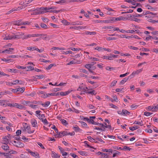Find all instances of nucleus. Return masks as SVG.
<instances>
[{
	"label": "nucleus",
	"mask_w": 158,
	"mask_h": 158,
	"mask_svg": "<svg viewBox=\"0 0 158 158\" xmlns=\"http://www.w3.org/2000/svg\"><path fill=\"white\" fill-rule=\"evenodd\" d=\"M56 8L55 6H52L51 7H41L40 9L41 10H44L45 13L46 12H52L53 13H58L60 11V10H53Z\"/></svg>",
	"instance_id": "nucleus-1"
},
{
	"label": "nucleus",
	"mask_w": 158,
	"mask_h": 158,
	"mask_svg": "<svg viewBox=\"0 0 158 158\" xmlns=\"http://www.w3.org/2000/svg\"><path fill=\"white\" fill-rule=\"evenodd\" d=\"M27 151L29 153H30V154L36 158H40V157L39 156V155L38 153L37 152H33L31 151L30 149H27Z\"/></svg>",
	"instance_id": "nucleus-2"
},
{
	"label": "nucleus",
	"mask_w": 158,
	"mask_h": 158,
	"mask_svg": "<svg viewBox=\"0 0 158 158\" xmlns=\"http://www.w3.org/2000/svg\"><path fill=\"white\" fill-rule=\"evenodd\" d=\"M13 142L15 143V144H14V145L16 147L21 148L24 146V144L22 143L21 141H19L18 142H17L15 141H14Z\"/></svg>",
	"instance_id": "nucleus-3"
},
{
	"label": "nucleus",
	"mask_w": 158,
	"mask_h": 158,
	"mask_svg": "<svg viewBox=\"0 0 158 158\" xmlns=\"http://www.w3.org/2000/svg\"><path fill=\"white\" fill-rule=\"evenodd\" d=\"M33 78L34 79H31V81H35V79H41L44 78V76L43 75H35L33 76Z\"/></svg>",
	"instance_id": "nucleus-4"
},
{
	"label": "nucleus",
	"mask_w": 158,
	"mask_h": 158,
	"mask_svg": "<svg viewBox=\"0 0 158 158\" xmlns=\"http://www.w3.org/2000/svg\"><path fill=\"white\" fill-rule=\"evenodd\" d=\"M31 123L34 127H37V123L36 120L34 118L32 119L31 120Z\"/></svg>",
	"instance_id": "nucleus-5"
},
{
	"label": "nucleus",
	"mask_w": 158,
	"mask_h": 158,
	"mask_svg": "<svg viewBox=\"0 0 158 158\" xmlns=\"http://www.w3.org/2000/svg\"><path fill=\"white\" fill-rule=\"evenodd\" d=\"M72 91L69 90L65 92H60V95L63 96L67 95L69 94Z\"/></svg>",
	"instance_id": "nucleus-6"
},
{
	"label": "nucleus",
	"mask_w": 158,
	"mask_h": 158,
	"mask_svg": "<svg viewBox=\"0 0 158 158\" xmlns=\"http://www.w3.org/2000/svg\"><path fill=\"white\" fill-rule=\"evenodd\" d=\"M83 24V23L82 21H77L75 22H72V25H82Z\"/></svg>",
	"instance_id": "nucleus-7"
},
{
	"label": "nucleus",
	"mask_w": 158,
	"mask_h": 158,
	"mask_svg": "<svg viewBox=\"0 0 158 158\" xmlns=\"http://www.w3.org/2000/svg\"><path fill=\"white\" fill-rule=\"evenodd\" d=\"M51 156L54 158H59L60 156L58 154L56 153L55 152L52 151V152Z\"/></svg>",
	"instance_id": "nucleus-8"
},
{
	"label": "nucleus",
	"mask_w": 158,
	"mask_h": 158,
	"mask_svg": "<svg viewBox=\"0 0 158 158\" xmlns=\"http://www.w3.org/2000/svg\"><path fill=\"white\" fill-rule=\"evenodd\" d=\"M23 22L21 20H19L18 21H15V23H14V25H21L23 24Z\"/></svg>",
	"instance_id": "nucleus-9"
},
{
	"label": "nucleus",
	"mask_w": 158,
	"mask_h": 158,
	"mask_svg": "<svg viewBox=\"0 0 158 158\" xmlns=\"http://www.w3.org/2000/svg\"><path fill=\"white\" fill-rule=\"evenodd\" d=\"M145 6L147 7L148 9L150 10L151 11H156V8L152 7L149 4L145 5Z\"/></svg>",
	"instance_id": "nucleus-10"
},
{
	"label": "nucleus",
	"mask_w": 158,
	"mask_h": 158,
	"mask_svg": "<svg viewBox=\"0 0 158 158\" xmlns=\"http://www.w3.org/2000/svg\"><path fill=\"white\" fill-rule=\"evenodd\" d=\"M143 15H145L148 14H151L152 15H156V13H154L152 12H150L149 11H144L143 13Z\"/></svg>",
	"instance_id": "nucleus-11"
},
{
	"label": "nucleus",
	"mask_w": 158,
	"mask_h": 158,
	"mask_svg": "<svg viewBox=\"0 0 158 158\" xmlns=\"http://www.w3.org/2000/svg\"><path fill=\"white\" fill-rule=\"evenodd\" d=\"M7 143H5L4 145H2V148L4 150L6 151L7 150H9V147L7 145Z\"/></svg>",
	"instance_id": "nucleus-12"
},
{
	"label": "nucleus",
	"mask_w": 158,
	"mask_h": 158,
	"mask_svg": "<svg viewBox=\"0 0 158 158\" xmlns=\"http://www.w3.org/2000/svg\"><path fill=\"white\" fill-rule=\"evenodd\" d=\"M76 126L75 127H73L75 131L76 132L79 131L81 132L82 131V130L80 129L77 125H76Z\"/></svg>",
	"instance_id": "nucleus-13"
},
{
	"label": "nucleus",
	"mask_w": 158,
	"mask_h": 158,
	"mask_svg": "<svg viewBox=\"0 0 158 158\" xmlns=\"http://www.w3.org/2000/svg\"><path fill=\"white\" fill-rule=\"evenodd\" d=\"M128 80V78L125 77L119 83V84L123 85L124 84L125 82H126Z\"/></svg>",
	"instance_id": "nucleus-14"
},
{
	"label": "nucleus",
	"mask_w": 158,
	"mask_h": 158,
	"mask_svg": "<svg viewBox=\"0 0 158 158\" xmlns=\"http://www.w3.org/2000/svg\"><path fill=\"white\" fill-rule=\"evenodd\" d=\"M1 58V60H3L4 61H5L6 62H7L8 63H9V62H13V59H6L5 58Z\"/></svg>",
	"instance_id": "nucleus-15"
},
{
	"label": "nucleus",
	"mask_w": 158,
	"mask_h": 158,
	"mask_svg": "<svg viewBox=\"0 0 158 158\" xmlns=\"http://www.w3.org/2000/svg\"><path fill=\"white\" fill-rule=\"evenodd\" d=\"M142 71V69H140L139 70H138L136 71H134L132 73L134 75V76L135 75H137L139 74L140 72H141Z\"/></svg>",
	"instance_id": "nucleus-16"
},
{
	"label": "nucleus",
	"mask_w": 158,
	"mask_h": 158,
	"mask_svg": "<svg viewBox=\"0 0 158 158\" xmlns=\"http://www.w3.org/2000/svg\"><path fill=\"white\" fill-rule=\"evenodd\" d=\"M96 32L95 31L90 32L87 31L85 32V34L86 35H95L96 34Z\"/></svg>",
	"instance_id": "nucleus-17"
},
{
	"label": "nucleus",
	"mask_w": 158,
	"mask_h": 158,
	"mask_svg": "<svg viewBox=\"0 0 158 158\" xmlns=\"http://www.w3.org/2000/svg\"><path fill=\"white\" fill-rule=\"evenodd\" d=\"M26 71H30L33 70L34 69V67L31 66H28L26 69Z\"/></svg>",
	"instance_id": "nucleus-18"
},
{
	"label": "nucleus",
	"mask_w": 158,
	"mask_h": 158,
	"mask_svg": "<svg viewBox=\"0 0 158 158\" xmlns=\"http://www.w3.org/2000/svg\"><path fill=\"white\" fill-rule=\"evenodd\" d=\"M26 129L27 130V132L29 134L32 133L34 132V130L31 131V127L30 126H27L26 127Z\"/></svg>",
	"instance_id": "nucleus-19"
},
{
	"label": "nucleus",
	"mask_w": 158,
	"mask_h": 158,
	"mask_svg": "<svg viewBox=\"0 0 158 158\" xmlns=\"http://www.w3.org/2000/svg\"><path fill=\"white\" fill-rule=\"evenodd\" d=\"M16 103H8L6 104V105L5 106H8L10 107H16V105H15V104H16Z\"/></svg>",
	"instance_id": "nucleus-20"
},
{
	"label": "nucleus",
	"mask_w": 158,
	"mask_h": 158,
	"mask_svg": "<svg viewBox=\"0 0 158 158\" xmlns=\"http://www.w3.org/2000/svg\"><path fill=\"white\" fill-rule=\"evenodd\" d=\"M18 92H21L22 93H23L24 92L25 90V88L24 87H23L22 88H19L17 89Z\"/></svg>",
	"instance_id": "nucleus-21"
},
{
	"label": "nucleus",
	"mask_w": 158,
	"mask_h": 158,
	"mask_svg": "<svg viewBox=\"0 0 158 158\" xmlns=\"http://www.w3.org/2000/svg\"><path fill=\"white\" fill-rule=\"evenodd\" d=\"M139 128V127L136 126H134L133 127H129V128L131 131H134V130L137 129Z\"/></svg>",
	"instance_id": "nucleus-22"
},
{
	"label": "nucleus",
	"mask_w": 158,
	"mask_h": 158,
	"mask_svg": "<svg viewBox=\"0 0 158 158\" xmlns=\"http://www.w3.org/2000/svg\"><path fill=\"white\" fill-rule=\"evenodd\" d=\"M102 151L103 152H106L111 153H112L113 152V150L111 149H103L102 150Z\"/></svg>",
	"instance_id": "nucleus-23"
},
{
	"label": "nucleus",
	"mask_w": 158,
	"mask_h": 158,
	"mask_svg": "<svg viewBox=\"0 0 158 158\" xmlns=\"http://www.w3.org/2000/svg\"><path fill=\"white\" fill-rule=\"evenodd\" d=\"M86 27H83V26H76L74 27V29L75 30H78L79 29H83Z\"/></svg>",
	"instance_id": "nucleus-24"
},
{
	"label": "nucleus",
	"mask_w": 158,
	"mask_h": 158,
	"mask_svg": "<svg viewBox=\"0 0 158 158\" xmlns=\"http://www.w3.org/2000/svg\"><path fill=\"white\" fill-rule=\"evenodd\" d=\"M7 102L6 100H0V104L2 106H5L6 104L4 103H6Z\"/></svg>",
	"instance_id": "nucleus-25"
},
{
	"label": "nucleus",
	"mask_w": 158,
	"mask_h": 158,
	"mask_svg": "<svg viewBox=\"0 0 158 158\" xmlns=\"http://www.w3.org/2000/svg\"><path fill=\"white\" fill-rule=\"evenodd\" d=\"M122 112H123V115H126V114L129 115L130 113L129 112L125 110H123Z\"/></svg>",
	"instance_id": "nucleus-26"
},
{
	"label": "nucleus",
	"mask_w": 158,
	"mask_h": 158,
	"mask_svg": "<svg viewBox=\"0 0 158 158\" xmlns=\"http://www.w3.org/2000/svg\"><path fill=\"white\" fill-rule=\"evenodd\" d=\"M15 105L16 106V107L19 109H21L24 108V106L21 104H19L16 103Z\"/></svg>",
	"instance_id": "nucleus-27"
},
{
	"label": "nucleus",
	"mask_w": 158,
	"mask_h": 158,
	"mask_svg": "<svg viewBox=\"0 0 158 158\" xmlns=\"http://www.w3.org/2000/svg\"><path fill=\"white\" fill-rule=\"evenodd\" d=\"M14 39H20L22 38V35L21 34H17L15 35H14Z\"/></svg>",
	"instance_id": "nucleus-28"
},
{
	"label": "nucleus",
	"mask_w": 158,
	"mask_h": 158,
	"mask_svg": "<svg viewBox=\"0 0 158 158\" xmlns=\"http://www.w3.org/2000/svg\"><path fill=\"white\" fill-rule=\"evenodd\" d=\"M131 149V148H129L127 146H124L123 148H122V150L124 151H130Z\"/></svg>",
	"instance_id": "nucleus-29"
},
{
	"label": "nucleus",
	"mask_w": 158,
	"mask_h": 158,
	"mask_svg": "<svg viewBox=\"0 0 158 158\" xmlns=\"http://www.w3.org/2000/svg\"><path fill=\"white\" fill-rule=\"evenodd\" d=\"M8 71L10 72L16 73L18 72V70L16 69H9Z\"/></svg>",
	"instance_id": "nucleus-30"
},
{
	"label": "nucleus",
	"mask_w": 158,
	"mask_h": 158,
	"mask_svg": "<svg viewBox=\"0 0 158 158\" xmlns=\"http://www.w3.org/2000/svg\"><path fill=\"white\" fill-rule=\"evenodd\" d=\"M60 121L65 126H66L68 124L66 121L64 119H61Z\"/></svg>",
	"instance_id": "nucleus-31"
},
{
	"label": "nucleus",
	"mask_w": 158,
	"mask_h": 158,
	"mask_svg": "<svg viewBox=\"0 0 158 158\" xmlns=\"http://www.w3.org/2000/svg\"><path fill=\"white\" fill-rule=\"evenodd\" d=\"M116 152L113 154V157H115L117 155H120V152H118L117 151L114 150H113V152Z\"/></svg>",
	"instance_id": "nucleus-32"
},
{
	"label": "nucleus",
	"mask_w": 158,
	"mask_h": 158,
	"mask_svg": "<svg viewBox=\"0 0 158 158\" xmlns=\"http://www.w3.org/2000/svg\"><path fill=\"white\" fill-rule=\"evenodd\" d=\"M79 153L81 156H86L87 155V152H85L80 151L78 152Z\"/></svg>",
	"instance_id": "nucleus-33"
},
{
	"label": "nucleus",
	"mask_w": 158,
	"mask_h": 158,
	"mask_svg": "<svg viewBox=\"0 0 158 158\" xmlns=\"http://www.w3.org/2000/svg\"><path fill=\"white\" fill-rule=\"evenodd\" d=\"M41 27L43 28H44V29H47L48 28L47 25L44 23H40V25Z\"/></svg>",
	"instance_id": "nucleus-34"
},
{
	"label": "nucleus",
	"mask_w": 158,
	"mask_h": 158,
	"mask_svg": "<svg viewBox=\"0 0 158 158\" xmlns=\"http://www.w3.org/2000/svg\"><path fill=\"white\" fill-rule=\"evenodd\" d=\"M54 65H55V64H49L48 66L46 68V69L47 70H50L52 67Z\"/></svg>",
	"instance_id": "nucleus-35"
},
{
	"label": "nucleus",
	"mask_w": 158,
	"mask_h": 158,
	"mask_svg": "<svg viewBox=\"0 0 158 158\" xmlns=\"http://www.w3.org/2000/svg\"><path fill=\"white\" fill-rule=\"evenodd\" d=\"M143 122L142 121H141V122L139 121H135L133 123V124H137L141 126H142L143 125V124H141V123H142Z\"/></svg>",
	"instance_id": "nucleus-36"
},
{
	"label": "nucleus",
	"mask_w": 158,
	"mask_h": 158,
	"mask_svg": "<svg viewBox=\"0 0 158 158\" xmlns=\"http://www.w3.org/2000/svg\"><path fill=\"white\" fill-rule=\"evenodd\" d=\"M106 69L107 70L111 71L114 70L115 68L107 66L106 67Z\"/></svg>",
	"instance_id": "nucleus-37"
},
{
	"label": "nucleus",
	"mask_w": 158,
	"mask_h": 158,
	"mask_svg": "<svg viewBox=\"0 0 158 158\" xmlns=\"http://www.w3.org/2000/svg\"><path fill=\"white\" fill-rule=\"evenodd\" d=\"M95 90H93L92 91H88L86 92L87 93H88L89 94H91L92 95H95L96 94V93H95Z\"/></svg>",
	"instance_id": "nucleus-38"
},
{
	"label": "nucleus",
	"mask_w": 158,
	"mask_h": 158,
	"mask_svg": "<svg viewBox=\"0 0 158 158\" xmlns=\"http://www.w3.org/2000/svg\"><path fill=\"white\" fill-rule=\"evenodd\" d=\"M131 20L135 21V22H138L139 21H140V19L137 18H135V17H133L132 16V18L131 19Z\"/></svg>",
	"instance_id": "nucleus-39"
},
{
	"label": "nucleus",
	"mask_w": 158,
	"mask_h": 158,
	"mask_svg": "<svg viewBox=\"0 0 158 158\" xmlns=\"http://www.w3.org/2000/svg\"><path fill=\"white\" fill-rule=\"evenodd\" d=\"M0 76H1V77L2 76H6L7 77H9L10 76L9 75L4 73L3 72H1L0 71Z\"/></svg>",
	"instance_id": "nucleus-40"
},
{
	"label": "nucleus",
	"mask_w": 158,
	"mask_h": 158,
	"mask_svg": "<svg viewBox=\"0 0 158 158\" xmlns=\"http://www.w3.org/2000/svg\"><path fill=\"white\" fill-rule=\"evenodd\" d=\"M85 68L88 69L89 71V70L91 68V66L90 64H87L85 65Z\"/></svg>",
	"instance_id": "nucleus-41"
},
{
	"label": "nucleus",
	"mask_w": 158,
	"mask_h": 158,
	"mask_svg": "<svg viewBox=\"0 0 158 158\" xmlns=\"http://www.w3.org/2000/svg\"><path fill=\"white\" fill-rule=\"evenodd\" d=\"M113 97L114 98L113 99L112 98H111L110 99V100L111 101V102H113V101L117 102L118 98L117 96H114Z\"/></svg>",
	"instance_id": "nucleus-42"
},
{
	"label": "nucleus",
	"mask_w": 158,
	"mask_h": 158,
	"mask_svg": "<svg viewBox=\"0 0 158 158\" xmlns=\"http://www.w3.org/2000/svg\"><path fill=\"white\" fill-rule=\"evenodd\" d=\"M125 19V18L123 17L122 16H120L119 17L116 18L115 20L116 21H120L122 20H123Z\"/></svg>",
	"instance_id": "nucleus-43"
},
{
	"label": "nucleus",
	"mask_w": 158,
	"mask_h": 158,
	"mask_svg": "<svg viewBox=\"0 0 158 158\" xmlns=\"http://www.w3.org/2000/svg\"><path fill=\"white\" fill-rule=\"evenodd\" d=\"M39 117H38L39 118V119H40L41 120V121L44 119V118H45V116L44 114H40V115H39Z\"/></svg>",
	"instance_id": "nucleus-44"
},
{
	"label": "nucleus",
	"mask_w": 158,
	"mask_h": 158,
	"mask_svg": "<svg viewBox=\"0 0 158 158\" xmlns=\"http://www.w3.org/2000/svg\"><path fill=\"white\" fill-rule=\"evenodd\" d=\"M152 114V113H150L147 112H145L144 113V114L147 116H150Z\"/></svg>",
	"instance_id": "nucleus-45"
},
{
	"label": "nucleus",
	"mask_w": 158,
	"mask_h": 158,
	"mask_svg": "<svg viewBox=\"0 0 158 158\" xmlns=\"http://www.w3.org/2000/svg\"><path fill=\"white\" fill-rule=\"evenodd\" d=\"M115 19L116 18L115 17H110L108 18V20H109V21H110V22H112V21H115Z\"/></svg>",
	"instance_id": "nucleus-46"
},
{
	"label": "nucleus",
	"mask_w": 158,
	"mask_h": 158,
	"mask_svg": "<svg viewBox=\"0 0 158 158\" xmlns=\"http://www.w3.org/2000/svg\"><path fill=\"white\" fill-rule=\"evenodd\" d=\"M52 128L54 129L56 132L57 134L58 133V129L56 127V126L54 125H53Z\"/></svg>",
	"instance_id": "nucleus-47"
},
{
	"label": "nucleus",
	"mask_w": 158,
	"mask_h": 158,
	"mask_svg": "<svg viewBox=\"0 0 158 158\" xmlns=\"http://www.w3.org/2000/svg\"><path fill=\"white\" fill-rule=\"evenodd\" d=\"M31 37V35L29 34L28 35L24 36L22 38L23 39H23H27L28 38H30Z\"/></svg>",
	"instance_id": "nucleus-48"
},
{
	"label": "nucleus",
	"mask_w": 158,
	"mask_h": 158,
	"mask_svg": "<svg viewBox=\"0 0 158 158\" xmlns=\"http://www.w3.org/2000/svg\"><path fill=\"white\" fill-rule=\"evenodd\" d=\"M21 133V131L20 130H18L16 133V135L15 136H19Z\"/></svg>",
	"instance_id": "nucleus-49"
},
{
	"label": "nucleus",
	"mask_w": 158,
	"mask_h": 158,
	"mask_svg": "<svg viewBox=\"0 0 158 158\" xmlns=\"http://www.w3.org/2000/svg\"><path fill=\"white\" fill-rule=\"evenodd\" d=\"M9 153H10V154L11 155L12 154H16L17 153L16 151L11 150H10V151H9Z\"/></svg>",
	"instance_id": "nucleus-50"
},
{
	"label": "nucleus",
	"mask_w": 158,
	"mask_h": 158,
	"mask_svg": "<svg viewBox=\"0 0 158 158\" xmlns=\"http://www.w3.org/2000/svg\"><path fill=\"white\" fill-rule=\"evenodd\" d=\"M35 47H27V49L28 50H35Z\"/></svg>",
	"instance_id": "nucleus-51"
},
{
	"label": "nucleus",
	"mask_w": 158,
	"mask_h": 158,
	"mask_svg": "<svg viewBox=\"0 0 158 158\" xmlns=\"http://www.w3.org/2000/svg\"><path fill=\"white\" fill-rule=\"evenodd\" d=\"M117 82V81L116 80H114L111 83L110 86L111 87L114 86H115L116 85V84Z\"/></svg>",
	"instance_id": "nucleus-52"
},
{
	"label": "nucleus",
	"mask_w": 158,
	"mask_h": 158,
	"mask_svg": "<svg viewBox=\"0 0 158 158\" xmlns=\"http://www.w3.org/2000/svg\"><path fill=\"white\" fill-rule=\"evenodd\" d=\"M87 138H88V140L89 141L91 142H92V141L93 140H95V139H94L90 136H88L87 137Z\"/></svg>",
	"instance_id": "nucleus-53"
},
{
	"label": "nucleus",
	"mask_w": 158,
	"mask_h": 158,
	"mask_svg": "<svg viewBox=\"0 0 158 158\" xmlns=\"http://www.w3.org/2000/svg\"><path fill=\"white\" fill-rule=\"evenodd\" d=\"M138 107V106L136 105H135L134 104L132 105L131 106V108L132 110H134L136 108Z\"/></svg>",
	"instance_id": "nucleus-54"
},
{
	"label": "nucleus",
	"mask_w": 158,
	"mask_h": 158,
	"mask_svg": "<svg viewBox=\"0 0 158 158\" xmlns=\"http://www.w3.org/2000/svg\"><path fill=\"white\" fill-rule=\"evenodd\" d=\"M61 132V134L63 135L62 136L68 135V132L66 131H63Z\"/></svg>",
	"instance_id": "nucleus-55"
},
{
	"label": "nucleus",
	"mask_w": 158,
	"mask_h": 158,
	"mask_svg": "<svg viewBox=\"0 0 158 158\" xmlns=\"http://www.w3.org/2000/svg\"><path fill=\"white\" fill-rule=\"evenodd\" d=\"M35 15H39L40 14H43L44 13H45V11L44 10H42L41 11H40L37 12H35Z\"/></svg>",
	"instance_id": "nucleus-56"
},
{
	"label": "nucleus",
	"mask_w": 158,
	"mask_h": 158,
	"mask_svg": "<svg viewBox=\"0 0 158 158\" xmlns=\"http://www.w3.org/2000/svg\"><path fill=\"white\" fill-rule=\"evenodd\" d=\"M69 155H70L74 158H78V157L77 155L74 153H70Z\"/></svg>",
	"instance_id": "nucleus-57"
},
{
	"label": "nucleus",
	"mask_w": 158,
	"mask_h": 158,
	"mask_svg": "<svg viewBox=\"0 0 158 158\" xmlns=\"http://www.w3.org/2000/svg\"><path fill=\"white\" fill-rule=\"evenodd\" d=\"M53 50H55L56 49H58L59 50H63L64 49V48H58L57 47H54L52 48Z\"/></svg>",
	"instance_id": "nucleus-58"
},
{
	"label": "nucleus",
	"mask_w": 158,
	"mask_h": 158,
	"mask_svg": "<svg viewBox=\"0 0 158 158\" xmlns=\"http://www.w3.org/2000/svg\"><path fill=\"white\" fill-rule=\"evenodd\" d=\"M6 52V53H10V52L9 49H6L4 50L3 51L1 52V53H4Z\"/></svg>",
	"instance_id": "nucleus-59"
},
{
	"label": "nucleus",
	"mask_w": 158,
	"mask_h": 158,
	"mask_svg": "<svg viewBox=\"0 0 158 158\" xmlns=\"http://www.w3.org/2000/svg\"><path fill=\"white\" fill-rule=\"evenodd\" d=\"M80 71L81 72L87 74H88V71L84 69H81Z\"/></svg>",
	"instance_id": "nucleus-60"
},
{
	"label": "nucleus",
	"mask_w": 158,
	"mask_h": 158,
	"mask_svg": "<svg viewBox=\"0 0 158 158\" xmlns=\"http://www.w3.org/2000/svg\"><path fill=\"white\" fill-rule=\"evenodd\" d=\"M44 105H43V106L44 107H48L50 104V102H49V101H48V102H46L45 104H44Z\"/></svg>",
	"instance_id": "nucleus-61"
},
{
	"label": "nucleus",
	"mask_w": 158,
	"mask_h": 158,
	"mask_svg": "<svg viewBox=\"0 0 158 158\" xmlns=\"http://www.w3.org/2000/svg\"><path fill=\"white\" fill-rule=\"evenodd\" d=\"M14 82H15V83H14V85H15L17 84L20 85L22 84V83H20L19 80H16L15 81H14Z\"/></svg>",
	"instance_id": "nucleus-62"
},
{
	"label": "nucleus",
	"mask_w": 158,
	"mask_h": 158,
	"mask_svg": "<svg viewBox=\"0 0 158 158\" xmlns=\"http://www.w3.org/2000/svg\"><path fill=\"white\" fill-rule=\"evenodd\" d=\"M19 57L18 56H15V55H10V56H9L7 57V58H16V57Z\"/></svg>",
	"instance_id": "nucleus-63"
},
{
	"label": "nucleus",
	"mask_w": 158,
	"mask_h": 158,
	"mask_svg": "<svg viewBox=\"0 0 158 158\" xmlns=\"http://www.w3.org/2000/svg\"><path fill=\"white\" fill-rule=\"evenodd\" d=\"M31 102L30 101H23L22 103L24 105H26L27 104L30 103Z\"/></svg>",
	"instance_id": "nucleus-64"
}]
</instances>
